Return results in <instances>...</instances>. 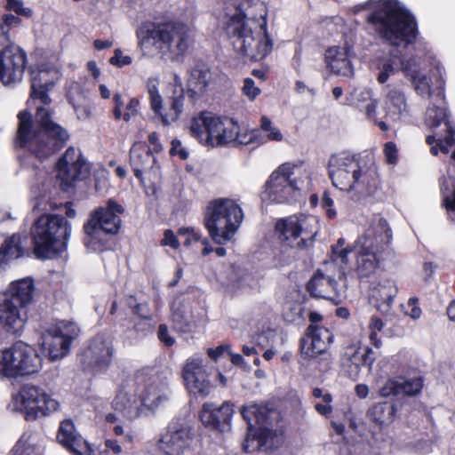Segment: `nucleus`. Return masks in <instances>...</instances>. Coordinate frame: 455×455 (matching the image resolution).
<instances>
[{
	"label": "nucleus",
	"mask_w": 455,
	"mask_h": 455,
	"mask_svg": "<svg viewBox=\"0 0 455 455\" xmlns=\"http://www.w3.org/2000/svg\"><path fill=\"white\" fill-rule=\"evenodd\" d=\"M395 407L388 403H379L369 409L367 417L380 428L392 423Z\"/></svg>",
	"instance_id": "obj_40"
},
{
	"label": "nucleus",
	"mask_w": 455,
	"mask_h": 455,
	"mask_svg": "<svg viewBox=\"0 0 455 455\" xmlns=\"http://www.w3.org/2000/svg\"><path fill=\"white\" fill-rule=\"evenodd\" d=\"M140 102L138 98H130L124 108V111L121 113V120L125 123L130 122L140 115Z\"/></svg>",
	"instance_id": "obj_48"
},
{
	"label": "nucleus",
	"mask_w": 455,
	"mask_h": 455,
	"mask_svg": "<svg viewBox=\"0 0 455 455\" xmlns=\"http://www.w3.org/2000/svg\"><path fill=\"white\" fill-rule=\"evenodd\" d=\"M130 161L135 176L141 179L143 171L151 167V164L155 162V157L148 146L142 142H137L133 144L130 150Z\"/></svg>",
	"instance_id": "obj_37"
},
{
	"label": "nucleus",
	"mask_w": 455,
	"mask_h": 455,
	"mask_svg": "<svg viewBox=\"0 0 455 455\" xmlns=\"http://www.w3.org/2000/svg\"><path fill=\"white\" fill-rule=\"evenodd\" d=\"M115 355L113 341L105 335L95 336L84 351V357L89 366L96 371H106L111 364Z\"/></svg>",
	"instance_id": "obj_26"
},
{
	"label": "nucleus",
	"mask_w": 455,
	"mask_h": 455,
	"mask_svg": "<svg viewBox=\"0 0 455 455\" xmlns=\"http://www.w3.org/2000/svg\"><path fill=\"white\" fill-rule=\"evenodd\" d=\"M191 428L179 422H172L167 432L158 442V448L164 455H188L195 446Z\"/></svg>",
	"instance_id": "obj_21"
},
{
	"label": "nucleus",
	"mask_w": 455,
	"mask_h": 455,
	"mask_svg": "<svg viewBox=\"0 0 455 455\" xmlns=\"http://www.w3.org/2000/svg\"><path fill=\"white\" fill-rule=\"evenodd\" d=\"M235 136L232 139V142L236 145H249V144H263V138L259 134V131L256 129L240 131L239 125L236 123Z\"/></svg>",
	"instance_id": "obj_45"
},
{
	"label": "nucleus",
	"mask_w": 455,
	"mask_h": 455,
	"mask_svg": "<svg viewBox=\"0 0 455 455\" xmlns=\"http://www.w3.org/2000/svg\"><path fill=\"white\" fill-rule=\"evenodd\" d=\"M383 108L386 117L398 121L409 115V105L404 92L398 88L389 87L386 92Z\"/></svg>",
	"instance_id": "obj_34"
},
{
	"label": "nucleus",
	"mask_w": 455,
	"mask_h": 455,
	"mask_svg": "<svg viewBox=\"0 0 455 455\" xmlns=\"http://www.w3.org/2000/svg\"><path fill=\"white\" fill-rule=\"evenodd\" d=\"M60 78V67L56 64L42 63L31 73V96L39 99L44 105L51 103L48 92Z\"/></svg>",
	"instance_id": "obj_25"
},
{
	"label": "nucleus",
	"mask_w": 455,
	"mask_h": 455,
	"mask_svg": "<svg viewBox=\"0 0 455 455\" xmlns=\"http://www.w3.org/2000/svg\"><path fill=\"white\" fill-rule=\"evenodd\" d=\"M345 104L355 107L358 110L364 112L369 120L374 122L383 132L388 130V125L384 121L377 118L378 101L373 98L372 92L369 89H356L349 96L346 97Z\"/></svg>",
	"instance_id": "obj_29"
},
{
	"label": "nucleus",
	"mask_w": 455,
	"mask_h": 455,
	"mask_svg": "<svg viewBox=\"0 0 455 455\" xmlns=\"http://www.w3.org/2000/svg\"><path fill=\"white\" fill-rule=\"evenodd\" d=\"M57 440L71 455H93V450L76 431L73 420L69 419L60 422Z\"/></svg>",
	"instance_id": "obj_27"
},
{
	"label": "nucleus",
	"mask_w": 455,
	"mask_h": 455,
	"mask_svg": "<svg viewBox=\"0 0 455 455\" xmlns=\"http://www.w3.org/2000/svg\"><path fill=\"white\" fill-rule=\"evenodd\" d=\"M43 359L36 348L22 340L0 350V377L9 379L27 377L40 371Z\"/></svg>",
	"instance_id": "obj_12"
},
{
	"label": "nucleus",
	"mask_w": 455,
	"mask_h": 455,
	"mask_svg": "<svg viewBox=\"0 0 455 455\" xmlns=\"http://www.w3.org/2000/svg\"><path fill=\"white\" fill-rule=\"evenodd\" d=\"M56 208L55 204L50 201V197L47 196L45 192L38 195L35 199L33 206L34 211L47 212L49 210H54Z\"/></svg>",
	"instance_id": "obj_53"
},
{
	"label": "nucleus",
	"mask_w": 455,
	"mask_h": 455,
	"mask_svg": "<svg viewBox=\"0 0 455 455\" xmlns=\"http://www.w3.org/2000/svg\"><path fill=\"white\" fill-rule=\"evenodd\" d=\"M135 299L131 298L128 301L130 307L132 309L133 314L139 315L140 317L151 320V314L149 309V305L148 303H140L134 304Z\"/></svg>",
	"instance_id": "obj_55"
},
{
	"label": "nucleus",
	"mask_w": 455,
	"mask_h": 455,
	"mask_svg": "<svg viewBox=\"0 0 455 455\" xmlns=\"http://www.w3.org/2000/svg\"><path fill=\"white\" fill-rule=\"evenodd\" d=\"M243 219V211L235 200L217 198L206 207L204 225L216 243L226 244L238 230Z\"/></svg>",
	"instance_id": "obj_9"
},
{
	"label": "nucleus",
	"mask_w": 455,
	"mask_h": 455,
	"mask_svg": "<svg viewBox=\"0 0 455 455\" xmlns=\"http://www.w3.org/2000/svg\"><path fill=\"white\" fill-rule=\"evenodd\" d=\"M441 191L448 218L455 222V181L451 176L441 180Z\"/></svg>",
	"instance_id": "obj_41"
},
{
	"label": "nucleus",
	"mask_w": 455,
	"mask_h": 455,
	"mask_svg": "<svg viewBox=\"0 0 455 455\" xmlns=\"http://www.w3.org/2000/svg\"><path fill=\"white\" fill-rule=\"evenodd\" d=\"M311 171L305 162H287L272 172L265 185L263 199L276 204L291 203L310 187Z\"/></svg>",
	"instance_id": "obj_7"
},
{
	"label": "nucleus",
	"mask_w": 455,
	"mask_h": 455,
	"mask_svg": "<svg viewBox=\"0 0 455 455\" xmlns=\"http://www.w3.org/2000/svg\"><path fill=\"white\" fill-rule=\"evenodd\" d=\"M331 403H332L331 395H327L323 397V401L321 400V402L315 403V409L319 414H321L324 417H329L333 411Z\"/></svg>",
	"instance_id": "obj_56"
},
{
	"label": "nucleus",
	"mask_w": 455,
	"mask_h": 455,
	"mask_svg": "<svg viewBox=\"0 0 455 455\" xmlns=\"http://www.w3.org/2000/svg\"><path fill=\"white\" fill-rule=\"evenodd\" d=\"M275 336L276 335L274 331L267 330L254 336L253 342L262 348L273 347Z\"/></svg>",
	"instance_id": "obj_52"
},
{
	"label": "nucleus",
	"mask_w": 455,
	"mask_h": 455,
	"mask_svg": "<svg viewBox=\"0 0 455 455\" xmlns=\"http://www.w3.org/2000/svg\"><path fill=\"white\" fill-rule=\"evenodd\" d=\"M243 92L250 100H253L261 91L255 85V82L248 77L243 80Z\"/></svg>",
	"instance_id": "obj_57"
},
{
	"label": "nucleus",
	"mask_w": 455,
	"mask_h": 455,
	"mask_svg": "<svg viewBox=\"0 0 455 455\" xmlns=\"http://www.w3.org/2000/svg\"><path fill=\"white\" fill-rule=\"evenodd\" d=\"M60 408L59 402L43 388L26 384L12 395L7 409L25 415L26 419L35 420L46 417Z\"/></svg>",
	"instance_id": "obj_14"
},
{
	"label": "nucleus",
	"mask_w": 455,
	"mask_h": 455,
	"mask_svg": "<svg viewBox=\"0 0 455 455\" xmlns=\"http://www.w3.org/2000/svg\"><path fill=\"white\" fill-rule=\"evenodd\" d=\"M307 291L313 297L339 304L346 298V275L336 262L324 263L307 283Z\"/></svg>",
	"instance_id": "obj_15"
},
{
	"label": "nucleus",
	"mask_w": 455,
	"mask_h": 455,
	"mask_svg": "<svg viewBox=\"0 0 455 455\" xmlns=\"http://www.w3.org/2000/svg\"><path fill=\"white\" fill-rule=\"evenodd\" d=\"M124 207L115 199H108L106 206L93 210L84 225V243L91 251H103L107 248L108 235H116L121 227L120 215Z\"/></svg>",
	"instance_id": "obj_10"
},
{
	"label": "nucleus",
	"mask_w": 455,
	"mask_h": 455,
	"mask_svg": "<svg viewBox=\"0 0 455 455\" xmlns=\"http://www.w3.org/2000/svg\"><path fill=\"white\" fill-rule=\"evenodd\" d=\"M212 81V74L206 67L197 66L192 69L188 79V91L195 95L204 93Z\"/></svg>",
	"instance_id": "obj_39"
},
{
	"label": "nucleus",
	"mask_w": 455,
	"mask_h": 455,
	"mask_svg": "<svg viewBox=\"0 0 455 455\" xmlns=\"http://www.w3.org/2000/svg\"><path fill=\"white\" fill-rule=\"evenodd\" d=\"M319 229V219L314 215H291L275 224L279 240L291 248H302L312 243Z\"/></svg>",
	"instance_id": "obj_16"
},
{
	"label": "nucleus",
	"mask_w": 455,
	"mask_h": 455,
	"mask_svg": "<svg viewBox=\"0 0 455 455\" xmlns=\"http://www.w3.org/2000/svg\"><path fill=\"white\" fill-rule=\"evenodd\" d=\"M173 327L180 332L188 333L193 331L195 322L190 312L177 308L172 313Z\"/></svg>",
	"instance_id": "obj_44"
},
{
	"label": "nucleus",
	"mask_w": 455,
	"mask_h": 455,
	"mask_svg": "<svg viewBox=\"0 0 455 455\" xmlns=\"http://www.w3.org/2000/svg\"><path fill=\"white\" fill-rule=\"evenodd\" d=\"M112 405L116 412L130 420L135 419L146 412L136 384L132 383V378L127 379L118 390Z\"/></svg>",
	"instance_id": "obj_24"
},
{
	"label": "nucleus",
	"mask_w": 455,
	"mask_h": 455,
	"mask_svg": "<svg viewBox=\"0 0 455 455\" xmlns=\"http://www.w3.org/2000/svg\"><path fill=\"white\" fill-rule=\"evenodd\" d=\"M182 377L190 393L203 396L209 395L211 390L209 373L202 356L194 355L186 360Z\"/></svg>",
	"instance_id": "obj_23"
},
{
	"label": "nucleus",
	"mask_w": 455,
	"mask_h": 455,
	"mask_svg": "<svg viewBox=\"0 0 455 455\" xmlns=\"http://www.w3.org/2000/svg\"><path fill=\"white\" fill-rule=\"evenodd\" d=\"M57 178L67 190L77 180L87 178L90 165L78 148L69 147L56 164Z\"/></svg>",
	"instance_id": "obj_20"
},
{
	"label": "nucleus",
	"mask_w": 455,
	"mask_h": 455,
	"mask_svg": "<svg viewBox=\"0 0 455 455\" xmlns=\"http://www.w3.org/2000/svg\"><path fill=\"white\" fill-rule=\"evenodd\" d=\"M363 9L371 11L366 20L382 41L395 47L415 45L416 54L400 61L402 72L416 94L429 101L425 115L426 124L429 128L439 126L447 117L443 78L444 68L429 56L438 77L433 82L432 76L423 70L421 52L427 54L429 49L427 43L418 37L415 17L398 0H369L356 6L355 12Z\"/></svg>",
	"instance_id": "obj_1"
},
{
	"label": "nucleus",
	"mask_w": 455,
	"mask_h": 455,
	"mask_svg": "<svg viewBox=\"0 0 455 455\" xmlns=\"http://www.w3.org/2000/svg\"><path fill=\"white\" fill-rule=\"evenodd\" d=\"M25 253L21 235L13 234L7 237L0 246V265L6 264L22 257Z\"/></svg>",
	"instance_id": "obj_38"
},
{
	"label": "nucleus",
	"mask_w": 455,
	"mask_h": 455,
	"mask_svg": "<svg viewBox=\"0 0 455 455\" xmlns=\"http://www.w3.org/2000/svg\"><path fill=\"white\" fill-rule=\"evenodd\" d=\"M170 153L173 156H178L183 160L188 157V152L182 147L181 142L179 140H173L172 141Z\"/></svg>",
	"instance_id": "obj_63"
},
{
	"label": "nucleus",
	"mask_w": 455,
	"mask_h": 455,
	"mask_svg": "<svg viewBox=\"0 0 455 455\" xmlns=\"http://www.w3.org/2000/svg\"><path fill=\"white\" fill-rule=\"evenodd\" d=\"M132 58L128 55H124L120 49H116L114 55L109 60L110 64L118 68L128 66L132 63Z\"/></svg>",
	"instance_id": "obj_59"
},
{
	"label": "nucleus",
	"mask_w": 455,
	"mask_h": 455,
	"mask_svg": "<svg viewBox=\"0 0 455 455\" xmlns=\"http://www.w3.org/2000/svg\"><path fill=\"white\" fill-rule=\"evenodd\" d=\"M375 359V353L369 347H366L363 352L355 350L349 358L351 363L355 366V368L350 371V375L356 377L360 371L361 366L367 367L370 371Z\"/></svg>",
	"instance_id": "obj_42"
},
{
	"label": "nucleus",
	"mask_w": 455,
	"mask_h": 455,
	"mask_svg": "<svg viewBox=\"0 0 455 455\" xmlns=\"http://www.w3.org/2000/svg\"><path fill=\"white\" fill-rule=\"evenodd\" d=\"M308 334L301 341V354L309 359L324 355L333 340L330 330L322 325H309Z\"/></svg>",
	"instance_id": "obj_28"
},
{
	"label": "nucleus",
	"mask_w": 455,
	"mask_h": 455,
	"mask_svg": "<svg viewBox=\"0 0 455 455\" xmlns=\"http://www.w3.org/2000/svg\"><path fill=\"white\" fill-rule=\"evenodd\" d=\"M146 411L156 410L170 398L168 379L156 369L147 368L132 377Z\"/></svg>",
	"instance_id": "obj_18"
},
{
	"label": "nucleus",
	"mask_w": 455,
	"mask_h": 455,
	"mask_svg": "<svg viewBox=\"0 0 455 455\" xmlns=\"http://www.w3.org/2000/svg\"><path fill=\"white\" fill-rule=\"evenodd\" d=\"M398 293L395 280L381 279L370 291V300L381 314H389L394 304V299Z\"/></svg>",
	"instance_id": "obj_31"
},
{
	"label": "nucleus",
	"mask_w": 455,
	"mask_h": 455,
	"mask_svg": "<svg viewBox=\"0 0 455 455\" xmlns=\"http://www.w3.org/2000/svg\"><path fill=\"white\" fill-rule=\"evenodd\" d=\"M386 161L389 164H395L398 160V150L394 142H387L384 147Z\"/></svg>",
	"instance_id": "obj_60"
},
{
	"label": "nucleus",
	"mask_w": 455,
	"mask_h": 455,
	"mask_svg": "<svg viewBox=\"0 0 455 455\" xmlns=\"http://www.w3.org/2000/svg\"><path fill=\"white\" fill-rule=\"evenodd\" d=\"M27 64V54L17 45H8L0 52V81L4 85L21 82Z\"/></svg>",
	"instance_id": "obj_22"
},
{
	"label": "nucleus",
	"mask_w": 455,
	"mask_h": 455,
	"mask_svg": "<svg viewBox=\"0 0 455 455\" xmlns=\"http://www.w3.org/2000/svg\"><path fill=\"white\" fill-rule=\"evenodd\" d=\"M158 84L156 78H149L147 82L150 108L160 119L163 125L169 126L176 122L183 112L185 95L182 80L178 75L173 76L175 89L172 95L168 99L166 108L163 105L164 100L158 90Z\"/></svg>",
	"instance_id": "obj_17"
},
{
	"label": "nucleus",
	"mask_w": 455,
	"mask_h": 455,
	"mask_svg": "<svg viewBox=\"0 0 455 455\" xmlns=\"http://www.w3.org/2000/svg\"><path fill=\"white\" fill-rule=\"evenodd\" d=\"M113 102H114V108H113V116L115 120L120 121L121 120V113L124 111V108L126 105V102L124 101L123 96L121 93L116 92L113 96Z\"/></svg>",
	"instance_id": "obj_61"
},
{
	"label": "nucleus",
	"mask_w": 455,
	"mask_h": 455,
	"mask_svg": "<svg viewBox=\"0 0 455 455\" xmlns=\"http://www.w3.org/2000/svg\"><path fill=\"white\" fill-rule=\"evenodd\" d=\"M34 253L37 259H51L67 248L71 225L58 214H42L31 227Z\"/></svg>",
	"instance_id": "obj_8"
},
{
	"label": "nucleus",
	"mask_w": 455,
	"mask_h": 455,
	"mask_svg": "<svg viewBox=\"0 0 455 455\" xmlns=\"http://www.w3.org/2000/svg\"><path fill=\"white\" fill-rule=\"evenodd\" d=\"M162 245L170 246L173 249H177L180 246V242L174 233L167 229L164 231V238L161 242Z\"/></svg>",
	"instance_id": "obj_64"
},
{
	"label": "nucleus",
	"mask_w": 455,
	"mask_h": 455,
	"mask_svg": "<svg viewBox=\"0 0 455 455\" xmlns=\"http://www.w3.org/2000/svg\"><path fill=\"white\" fill-rule=\"evenodd\" d=\"M34 282L31 278H22L10 283L5 298L12 299L17 305L26 307L32 300Z\"/></svg>",
	"instance_id": "obj_36"
},
{
	"label": "nucleus",
	"mask_w": 455,
	"mask_h": 455,
	"mask_svg": "<svg viewBox=\"0 0 455 455\" xmlns=\"http://www.w3.org/2000/svg\"><path fill=\"white\" fill-rule=\"evenodd\" d=\"M259 132L264 133V139L267 141L282 142L284 140V135L277 125L267 116H262L259 120Z\"/></svg>",
	"instance_id": "obj_43"
},
{
	"label": "nucleus",
	"mask_w": 455,
	"mask_h": 455,
	"mask_svg": "<svg viewBox=\"0 0 455 455\" xmlns=\"http://www.w3.org/2000/svg\"><path fill=\"white\" fill-rule=\"evenodd\" d=\"M78 332L79 329L76 323L59 322L42 334L41 346L47 352L51 361L59 360L68 353L70 343Z\"/></svg>",
	"instance_id": "obj_19"
},
{
	"label": "nucleus",
	"mask_w": 455,
	"mask_h": 455,
	"mask_svg": "<svg viewBox=\"0 0 455 455\" xmlns=\"http://www.w3.org/2000/svg\"><path fill=\"white\" fill-rule=\"evenodd\" d=\"M157 336L166 347H172L175 343V339L169 334L168 327L165 324L159 325Z\"/></svg>",
	"instance_id": "obj_62"
},
{
	"label": "nucleus",
	"mask_w": 455,
	"mask_h": 455,
	"mask_svg": "<svg viewBox=\"0 0 455 455\" xmlns=\"http://www.w3.org/2000/svg\"><path fill=\"white\" fill-rule=\"evenodd\" d=\"M350 58L351 48L347 44L343 47H330L325 52L327 67L336 75L345 77L354 76V68Z\"/></svg>",
	"instance_id": "obj_32"
},
{
	"label": "nucleus",
	"mask_w": 455,
	"mask_h": 455,
	"mask_svg": "<svg viewBox=\"0 0 455 455\" xmlns=\"http://www.w3.org/2000/svg\"><path fill=\"white\" fill-rule=\"evenodd\" d=\"M259 9V16L235 9L223 20V28L234 50L251 60H262L273 50V40L267 33V10L263 4Z\"/></svg>",
	"instance_id": "obj_2"
},
{
	"label": "nucleus",
	"mask_w": 455,
	"mask_h": 455,
	"mask_svg": "<svg viewBox=\"0 0 455 455\" xmlns=\"http://www.w3.org/2000/svg\"><path fill=\"white\" fill-rule=\"evenodd\" d=\"M24 308L5 297L0 302V324L6 332L20 334L23 331L27 322Z\"/></svg>",
	"instance_id": "obj_30"
},
{
	"label": "nucleus",
	"mask_w": 455,
	"mask_h": 455,
	"mask_svg": "<svg viewBox=\"0 0 455 455\" xmlns=\"http://www.w3.org/2000/svg\"><path fill=\"white\" fill-rule=\"evenodd\" d=\"M241 414L248 425L243 450L249 452L263 446L271 447L276 436L274 427L279 420V412L264 404L251 403L242 407Z\"/></svg>",
	"instance_id": "obj_11"
},
{
	"label": "nucleus",
	"mask_w": 455,
	"mask_h": 455,
	"mask_svg": "<svg viewBox=\"0 0 455 455\" xmlns=\"http://www.w3.org/2000/svg\"><path fill=\"white\" fill-rule=\"evenodd\" d=\"M178 235L184 237V245L188 247L194 242H198L201 239L200 234L193 228H180L178 230Z\"/></svg>",
	"instance_id": "obj_54"
},
{
	"label": "nucleus",
	"mask_w": 455,
	"mask_h": 455,
	"mask_svg": "<svg viewBox=\"0 0 455 455\" xmlns=\"http://www.w3.org/2000/svg\"><path fill=\"white\" fill-rule=\"evenodd\" d=\"M403 313L413 320H417L421 315V308L419 306V299L416 297L409 299L406 304L401 306Z\"/></svg>",
	"instance_id": "obj_49"
},
{
	"label": "nucleus",
	"mask_w": 455,
	"mask_h": 455,
	"mask_svg": "<svg viewBox=\"0 0 455 455\" xmlns=\"http://www.w3.org/2000/svg\"><path fill=\"white\" fill-rule=\"evenodd\" d=\"M18 118L17 143L38 158L52 156L69 139L68 132L52 121L51 112L44 107L37 108L35 122L28 112H20Z\"/></svg>",
	"instance_id": "obj_4"
},
{
	"label": "nucleus",
	"mask_w": 455,
	"mask_h": 455,
	"mask_svg": "<svg viewBox=\"0 0 455 455\" xmlns=\"http://www.w3.org/2000/svg\"><path fill=\"white\" fill-rule=\"evenodd\" d=\"M408 59L402 58L398 54L395 53L394 51H390L388 53L378 56L373 60V67L378 71L377 81L379 84H385L387 82L390 76L396 74L398 71H402L401 60H407Z\"/></svg>",
	"instance_id": "obj_35"
},
{
	"label": "nucleus",
	"mask_w": 455,
	"mask_h": 455,
	"mask_svg": "<svg viewBox=\"0 0 455 455\" xmlns=\"http://www.w3.org/2000/svg\"><path fill=\"white\" fill-rule=\"evenodd\" d=\"M400 384L399 395H416L423 387V380L420 377L413 379L400 378Z\"/></svg>",
	"instance_id": "obj_47"
},
{
	"label": "nucleus",
	"mask_w": 455,
	"mask_h": 455,
	"mask_svg": "<svg viewBox=\"0 0 455 455\" xmlns=\"http://www.w3.org/2000/svg\"><path fill=\"white\" fill-rule=\"evenodd\" d=\"M392 241V231L385 219L376 215L354 244L355 253V273L360 279L373 275L382 259V253Z\"/></svg>",
	"instance_id": "obj_6"
},
{
	"label": "nucleus",
	"mask_w": 455,
	"mask_h": 455,
	"mask_svg": "<svg viewBox=\"0 0 455 455\" xmlns=\"http://www.w3.org/2000/svg\"><path fill=\"white\" fill-rule=\"evenodd\" d=\"M236 122L231 118L202 111L190 122L191 135L200 144L207 147H222L231 144L235 136Z\"/></svg>",
	"instance_id": "obj_13"
},
{
	"label": "nucleus",
	"mask_w": 455,
	"mask_h": 455,
	"mask_svg": "<svg viewBox=\"0 0 455 455\" xmlns=\"http://www.w3.org/2000/svg\"><path fill=\"white\" fill-rule=\"evenodd\" d=\"M11 455H40V449L33 443L31 435L24 434L15 444Z\"/></svg>",
	"instance_id": "obj_46"
},
{
	"label": "nucleus",
	"mask_w": 455,
	"mask_h": 455,
	"mask_svg": "<svg viewBox=\"0 0 455 455\" xmlns=\"http://www.w3.org/2000/svg\"><path fill=\"white\" fill-rule=\"evenodd\" d=\"M400 387H401L400 378L389 379L379 388V392L382 397L396 395H399Z\"/></svg>",
	"instance_id": "obj_50"
},
{
	"label": "nucleus",
	"mask_w": 455,
	"mask_h": 455,
	"mask_svg": "<svg viewBox=\"0 0 455 455\" xmlns=\"http://www.w3.org/2000/svg\"><path fill=\"white\" fill-rule=\"evenodd\" d=\"M138 44L146 57L160 55L174 60L182 56L190 42L189 28L180 22H147L136 31Z\"/></svg>",
	"instance_id": "obj_5"
},
{
	"label": "nucleus",
	"mask_w": 455,
	"mask_h": 455,
	"mask_svg": "<svg viewBox=\"0 0 455 455\" xmlns=\"http://www.w3.org/2000/svg\"><path fill=\"white\" fill-rule=\"evenodd\" d=\"M234 413L233 404L228 402L216 407L212 403H205L201 411L202 422L212 428L223 429L228 426Z\"/></svg>",
	"instance_id": "obj_33"
},
{
	"label": "nucleus",
	"mask_w": 455,
	"mask_h": 455,
	"mask_svg": "<svg viewBox=\"0 0 455 455\" xmlns=\"http://www.w3.org/2000/svg\"><path fill=\"white\" fill-rule=\"evenodd\" d=\"M328 172L333 186L348 193L355 201L372 196L379 187L378 166L371 156L332 154L328 161Z\"/></svg>",
	"instance_id": "obj_3"
},
{
	"label": "nucleus",
	"mask_w": 455,
	"mask_h": 455,
	"mask_svg": "<svg viewBox=\"0 0 455 455\" xmlns=\"http://www.w3.org/2000/svg\"><path fill=\"white\" fill-rule=\"evenodd\" d=\"M345 246V239L339 238L335 245L332 246L331 251L333 255L335 256V259L339 260L341 263L346 264L347 262L348 254L351 252V249L346 248Z\"/></svg>",
	"instance_id": "obj_51"
},
{
	"label": "nucleus",
	"mask_w": 455,
	"mask_h": 455,
	"mask_svg": "<svg viewBox=\"0 0 455 455\" xmlns=\"http://www.w3.org/2000/svg\"><path fill=\"white\" fill-rule=\"evenodd\" d=\"M6 7L8 10L16 12L18 15L30 17L32 11L23 6L21 0H7Z\"/></svg>",
	"instance_id": "obj_58"
}]
</instances>
